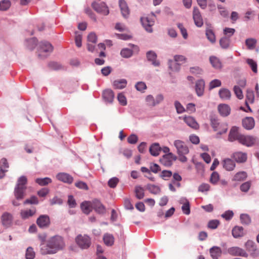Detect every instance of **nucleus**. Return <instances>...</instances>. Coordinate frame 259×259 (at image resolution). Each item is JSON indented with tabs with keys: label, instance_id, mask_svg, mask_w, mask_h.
Returning <instances> with one entry per match:
<instances>
[{
	"label": "nucleus",
	"instance_id": "1",
	"mask_svg": "<svg viewBox=\"0 0 259 259\" xmlns=\"http://www.w3.org/2000/svg\"><path fill=\"white\" fill-rule=\"evenodd\" d=\"M64 246L63 238L60 236L56 235L50 238L47 244H41L40 251L42 254H54L63 249Z\"/></svg>",
	"mask_w": 259,
	"mask_h": 259
},
{
	"label": "nucleus",
	"instance_id": "2",
	"mask_svg": "<svg viewBox=\"0 0 259 259\" xmlns=\"http://www.w3.org/2000/svg\"><path fill=\"white\" fill-rule=\"evenodd\" d=\"M53 47L48 41H43L40 42L38 47V56L40 59H44L48 56V53L53 51Z\"/></svg>",
	"mask_w": 259,
	"mask_h": 259
},
{
	"label": "nucleus",
	"instance_id": "3",
	"mask_svg": "<svg viewBox=\"0 0 259 259\" xmlns=\"http://www.w3.org/2000/svg\"><path fill=\"white\" fill-rule=\"evenodd\" d=\"M75 241L82 249H88L91 244V239L87 235H78L75 238Z\"/></svg>",
	"mask_w": 259,
	"mask_h": 259
},
{
	"label": "nucleus",
	"instance_id": "4",
	"mask_svg": "<svg viewBox=\"0 0 259 259\" xmlns=\"http://www.w3.org/2000/svg\"><path fill=\"white\" fill-rule=\"evenodd\" d=\"M92 7L96 12L100 14L107 15L109 13L108 7L104 2H94L92 4Z\"/></svg>",
	"mask_w": 259,
	"mask_h": 259
},
{
	"label": "nucleus",
	"instance_id": "5",
	"mask_svg": "<svg viewBox=\"0 0 259 259\" xmlns=\"http://www.w3.org/2000/svg\"><path fill=\"white\" fill-rule=\"evenodd\" d=\"M174 145L177 149V153L178 155H186L189 152L188 146L184 142L181 140H175L174 142Z\"/></svg>",
	"mask_w": 259,
	"mask_h": 259
},
{
	"label": "nucleus",
	"instance_id": "6",
	"mask_svg": "<svg viewBox=\"0 0 259 259\" xmlns=\"http://www.w3.org/2000/svg\"><path fill=\"white\" fill-rule=\"evenodd\" d=\"M257 139L253 136L242 135L239 139V143L247 147H251L255 145Z\"/></svg>",
	"mask_w": 259,
	"mask_h": 259
},
{
	"label": "nucleus",
	"instance_id": "7",
	"mask_svg": "<svg viewBox=\"0 0 259 259\" xmlns=\"http://www.w3.org/2000/svg\"><path fill=\"white\" fill-rule=\"evenodd\" d=\"M177 159V157L172 153H168L165 154L160 159L162 164L165 166H170L172 164V161Z\"/></svg>",
	"mask_w": 259,
	"mask_h": 259
},
{
	"label": "nucleus",
	"instance_id": "8",
	"mask_svg": "<svg viewBox=\"0 0 259 259\" xmlns=\"http://www.w3.org/2000/svg\"><path fill=\"white\" fill-rule=\"evenodd\" d=\"M246 250L250 252V255L253 257L259 255V249L256 247L255 243L251 240H248L245 244Z\"/></svg>",
	"mask_w": 259,
	"mask_h": 259
},
{
	"label": "nucleus",
	"instance_id": "9",
	"mask_svg": "<svg viewBox=\"0 0 259 259\" xmlns=\"http://www.w3.org/2000/svg\"><path fill=\"white\" fill-rule=\"evenodd\" d=\"M93 209L99 214H104L106 212V209L105 206L101 203V202L97 199H95L92 201Z\"/></svg>",
	"mask_w": 259,
	"mask_h": 259
},
{
	"label": "nucleus",
	"instance_id": "10",
	"mask_svg": "<svg viewBox=\"0 0 259 259\" xmlns=\"http://www.w3.org/2000/svg\"><path fill=\"white\" fill-rule=\"evenodd\" d=\"M228 253L233 256H240L247 257L248 254L246 251L239 247H232L228 249Z\"/></svg>",
	"mask_w": 259,
	"mask_h": 259
},
{
	"label": "nucleus",
	"instance_id": "11",
	"mask_svg": "<svg viewBox=\"0 0 259 259\" xmlns=\"http://www.w3.org/2000/svg\"><path fill=\"white\" fill-rule=\"evenodd\" d=\"M242 134H241L239 132V128L237 127L233 126L231 128L229 136H228V140L230 142H233L236 140H237L239 142V139L242 136Z\"/></svg>",
	"mask_w": 259,
	"mask_h": 259
},
{
	"label": "nucleus",
	"instance_id": "12",
	"mask_svg": "<svg viewBox=\"0 0 259 259\" xmlns=\"http://www.w3.org/2000/svg\"><path fill=\"white\" fill-rule=\"evenodd\" d=\"M50 223V218L46 214L40 215L36 220V224L40 228L48 227L49 226Z\"/></svg>",
	"mask_w": 259,
	"mask_h": 259
},
{
	"label": "nucleus",
	"instance_id": "13",
	"mask_svg": "<svg viewBox=\"0 0 259 259\" xmlns=\"http://www.w3.org/2000/svg\"><path fill=\"white\" fill-rule=\"evenodd\" d=\"M141 21L146 30L148 32H152V26L154 24V21L148 17H141Z\"/></svg>",
	"mask_w": 259,
	"mask_h": 259
},
{
	"label": "nucleus",
	"instance_id": "14",
	"mask_svg": "<svg viewBox=\"0 0 259 259\" xmlns=\"http://www.w3.org/2000/svg\"><path fill=\"white\" fill-rule=\"evenodd\" d=\"M56 178L62 182L71 184L73 181V177L69 174L65 172H60L56 175Z\"/></svg>",
	"mask_w": 259,
	"mask_h": 259
},
{
	"label": "nucleus",
	"instance_id": "15",
	"mask_svg": "<svg viewBox=\"0 0 259 259\" xmlns=\"http://www.w3.org/2000/svg\"><path fill=\"white\" fill-rule=\"evenodd\" d=\"M193 16L195 25L198 27L202 26L203 22L199 10L197 8H194Z\"/></svg>",
	"mask_w": 259,
	"mask_h": 259
},
{
	"label": "nucleus",
	"instance_id": "16",
	"mask_svg": "<svg viewBox=\"0 0 259 259\" xmlns=\"http://www.w3.org/2000/svg\"><path fill=\"white\" fill-rule=\"evenodd\" d=\"M243 127L247 130L252 129L255 125V121L253 117H246L242 119V121Z\"/></svg>",
	"mask_w": 259,
	"mask_h": 259
},
{
	"label": "nucleus",
	"instance_id": "17",
	"mask_svg": "<svg viewBox=\"0 0 259 259\" xmlns=\"http://www.w3.org/2000/svg\"><path fill=\"white\" fill-rule=\"evenodd\" d=\"M2 224L6 228L11 226L13 222L12 215L7 212H5L2 216Z\"/></svg>",
	"mask_w": 259,
	"mask_h": 259
},
{
	"label": "nucleus",
	"instance_id": "18",
	"mask_svg": "<svg viewBox=\"0 0 259 259\" xmlns=\"http://www.w3.org/2000/svg\"><path fill=\"white\" fill-rule=\"evenodd\" d=\"M232 157L238 163H243L247 160V154L242 152H236L233 154Z\"/></svg>",
	"mask_w": 259,
	"mask_h": 259
},
{
	"label": "nucleus",
	"instance_id": "19",
	"mask_svg": "<svg viewBox=\"0 0 259 259\" xmlns=\"http://www.w3.org/2000/svg\"><path fill=\"white\" fill-rule=\"evenodd\" d=\"M185 122L190 127L197 130L199 128V124L194 117L192 116H184L183 117Z\"/></svg>",
	"mask_w": 259,
	"mask_h": 259
},
{
	"label": "nucleus",
	"instance_id": "20",
	"mask_svg": "<svg viewBox=\"0 0 259 259\" xmlns=\"http://www.w3.org/2000/svg\"><path fill=\"white\" fill-rule=\"evenodd\" d=\"M205 87V82L203 79L197 80L195 83V91L198 96L203 95Z\"/></svg>",
	"mask_w": 259,
	"mask_h": 259
},
{
	"label": "nucleus",
	"instance_id": "21",
	"mask_svg": "<svg viewBox=\"0 0 259 259\" xmlns=\"http://www.w3.org/2000/svg\"><path fill=\"white\" fill-rule=\"evenodd\" d=\"M146 56L148 60L151 62L153 65L154 66H159L160 65L159 61L156 60L157 55L154 52L152 51H148L146 54Z\"/></svg>",
	"mask_w": 259,
	"mask_h": 259
},
{
	"label": "nucleus",
	"instance_id": "22",
	"mask_svg": "<svg viewBox=\"0 0 259 259\" xmlns=\"http://www.w3.org/2000/svg\"><path fill=\"white\" fill-rule=\"evenodd\" d=\"M232 234L234 238H238L244 236L245 233L242 227L236 226L232 230Z\"/></svg>",
	"mask_w": 259,
	"mask_h": 259
},
{
	"label": "nucleus",
	"instance_id": "23",
	"mask_svg": "<svg viewBox=\"0 0 259 259\" xmlns=\"http://www.w3.org/2000/svg\"><path fill=\"white\" fill-rule=\"evenodd\" d=\"M119 5L122 16L124 18L127 17L130 14V10L125 1L124 0H119Z\"/></svg>",
	"mask_w": 259,
	"mask_h": 259
},
{
	"label": "nucleus",
	"instance_id": "24",
	"mask_svg": "<svg viewBox=\"0 0 259 259\" xmlns=\"http://www.w3.org/2000/svg\"><path fill=\"white\" fill-rule=\"evenodd\" d=\"M36 213L35 208H32L30 209L22 210L20 212V216L23 220H26L32 217Z\"/></svg>",
	"mask_w": 259,
	"mask_h": 259
},
{
	"label": "nucleus",
	"instance_id": "25",
	"mask_svg": "<svg viewBox=\"0 0 259 259\" xmlns=\"http://www.w3.org/2000/svg\"><path fill=\"white\" fill-rule=\"evenodd\" d=\"M223 167L228 171L233 170L235 167V163L230 158H227L223 161Z\"/></svg>",
	"mask_w": 259,
	"mask_h": 259
},
{
	"label": "nucleus",
	"instance_id": "26",
	"mask_svg": "<svg viewBox=\"0 0 259 259\" xmlns=\"http://www.w3.org/2000/svg\"><path fill=\"white\" fill-rule=\"evenodd\" d=\"M80 207L84 213L89 214L93 209L92 201H85L82 202L80 204Z\"/></svg>",
	"mask_w": 259,
	"mask_h": 259
},
{
	"label": "nucleus",
	"instance_id": "27",
	"mask_svg": "<svg viewBox=\"0 0 259 259\" xmlns=\"http://www.w3.org/2000/svg\"><path fill=\"white\" fill-rule=\"evenodd\" d=\"M220 114L223 116H227L230 113L231 109L227 104H220L218 106Z\"/></svg>",
	"mask_w": 259,
	"mask_h": 259
},
{
	"label": "nucleus",
	"instance_id": "28",
	"mask_svg": "<svg viewBox=\"0 0 259 259\" xmlns=\"http://www.w3.org/2000/svg\"><path fill=\"white\" fill-rule=\"evenodd\" d=\"M209 62L212 66L215 69H220L222 67V64L220 60L215 56H210L209 57Z\"/></svg>",
	"mask_w": 259,
	"mask_h": 259
},
{
	"label": "nucleus",
	"instance_id": "29",
	"mask_svg": "<svg viewBox=\"0 0 259 259\" xmlns=\"http://www.w3.org/2000/svg\"><path fill=\"white\" fill-rule=\"evenodd\" d=\"M127 84V81L125 79H119L115 80L113 82V86L115 89H122Z\"/></svg>",
	"mask_w": 259,
	"mask_h": 259
},
{
	"label": "nucleus",
	"instance_id": "30",
	"mask_svg": "<svg viewBox=\"0 0 259 259\" xmlns=\"http://www.w3.org/2000/svg\"><path fill=\"white\" fill-rule=\"evenodd\" d=\"M103 97L105 101L108 103H112L114 97V95L112 90H106L103 93Z\"/></svg>",
	"mask_w": 259,
	"mask_h": 259
},
{
	"label": "nucleus",
	"instance_id": "31",
	"mask_svg": "<svg viewBox=\"0 0 259 259\" xmlns=\"http://www.w3.org/2000/svg\"><path fill=\"white\" fill-rule=\"evenodd\" d=\"M26 188L16 186L14 190V195L16 199L22 200L24 198V192Z\"/></svg>",
	"mask_w": 259,
	"mask_h": 259
},
{
	"label": "nucleus",
	"instance_id": "32",
	"mask_svg": "<svg viewBox=\"0 0 259 259\" xmlns=\"http://www.w3.org/2000/svg\"><path fill=\"white\" fill-rule=\"evenodd\" d=\"M9 167V164L6 158H2L1 160V165L0 167V179L5 176V172L7 171V168Z\"/></svg>",
	"mask_w": 259,
	"mask_h": 259
},
{
	"label": "nucleus",
	"instance_id": "33",
	"mask_svg": "<svg viewBox=\"0 0 259 259\" xmlns=\"http://www.w3.org/2000/svg\"><path fill=\"white\" fill-rule=\"evenodd\" d=\"M209 252L213 259H218L222 254L221 249L218 246H213L211 248Z\"/></svg>",
	"mask_w": 259,
	"mask_h": 259
},
{
	"label": "nucleus",
	"instance_id": "34",
	"mask_svg": "<svg viewBox=\"0 0 259 259\" xmlns=\"http://www.w3.org/2000/svg\"><path fill=\"white\" fill-rule=\"evenodd\" d=\"M161 150L159 144L156 143L153 144L149 148L150 154L154 156H158Z\"/></svg>",
	"mask_w": 259,
	"mask_h": 259
},
{
	"label": "nucleus",
	"instance_id": "35",
	"mask_svg": "<svg viewBox=\"0 0 259 259\" xmlns=\"http://www.w3.org/2000/svg\"><path fill=\"white\" fill-rule=\"evenodd\" d=\"M168 68L172 71L178 72L180 70L181 63H178L175 60H169L168 61Z\"/></svg>",
	"mask_w": 259,
	"mask_h": 259
},
{
	"label": "nucleus",
	"instance_id": "36",
	"mask_svg": "<svg viewBox=\"0 0 259 259\" xmlns=\"http://www.w3.org/2000/svg\"><path fill=\"white\" fill-rule=\"evenodd\" d=\"M103 241L107 246H112L114 242V238L112 234L106 233L103 236Z\"/></svg>",
	"mask_w": 259,
	"mask_h": 259
},
{
	"label": "nucleus",
	"instance_id": "37",
	"mask_svg": "<svg viewBox=\"0 0 259 259\" xmlns=\"http://www.w3.org/2000/svg\"><path fill=\"white\" fill-rule=\"evenodd\" d=\"M220 98L223 100L230 99L231 94L230 91L226 89H221L219 92Z\"/></svg>",
	"mask_w": 259,
	"mask_h": 259
},
{
	"label": "nucleus",
	"instance_id": "38",
	"mask_svg": "<svg viewBox=\"0 0 259 259\" xmlns=\"http://www.w3.org/2000/svg\"><path fill=\"white\" fill-rule=\"evenodd\" d=\"M219 42L222 49H227L230 46L231 43L230 38L228 36H224L220 39Z\"/></svg>",
	"mask_w": 259,
	"mask_h": 259
},
{
	"label": "nucleus",
	"instance_id": "39",
	"mask_svg": "<svg viewBox=\"0 0 259 259\" xmlns=\"http://www.w3.org/2000/svg\"><path fill=\"white\" fill-rule=\"evenodd\" d=\"M247 178V174L245 171H240L236 173L232 180L234 181H242Z\"/></svg>",
	"mask_w": 259,
	"mask_h": 259
},
{
	"label": "nucleus",
	"instance_id": "40",
	"mask_svg": "<svg viewBox=\"0 0 259 259\" xmlns=\"http://www.w3.org/2000/svg\"><path fill=\"white\" fill-rule=\"evenodd\" d=\"M146 188L150 193L153 194H158L161 191L159 187L152 184H148Z\"/></svg>",
	"mask_w": 259,
	"mask_h": 259
},
{
	"label": "nucleus",
	"instance_id": "41",
	"mask_svg": "<svg viewBox=\"0 0 259 259\" xmlns=\"http://www.w3.org/2000/svg\"><path fill=\"white\" fill-rule=\"evenodd\" d=\"M207 38L209 40V41L214 44L216 41L215 36L213 31L210 29H207L206 30L205 32Z\"/></svg>",
	"mask_w": 259,
	"mask_h": 259
},
{
	"label": "nucleus",
	"instance_id": "42",
	"mask_svg": "<svg viewBox=\"0 0 259 259\" xmlns=\"http://www.w3.org/2000/svg\"><path fill=\"white\" fill-rule=\"evenodd\" d=\"M35 182L40 186H46L52 182V180L50 178L46 177L44 178H37Z\"/></svg>",
	"mask_w": 259,
	"mask_h": 259
},
{
	"label": "nucleus",
	"instance_id": "43",
	"mask_svg": "<svg viewBox=\"0 0 259 259\" xmlns=\"http://www.w3.org/2000/svg\"><path fill=\"white\" fill-rule=\"evenodd\" d=\"M241 223L243 225H248L251 223V218L249 215L246 213L241 214L240 216Z\"/></svg>",
	"mask_w": 259,
	"mask_h": 259
},
{
	"label": "nucleus",
	"instance_id": "44",
	"mask_svg": "<svg viewBox=\"0 0 259 259\" xmlns=\"http://www.w3.org/2000/svg\"><path fill=\"white\" fill-rule=\"evenodd\" d=\"M136 197L139 199H142L144 197V189L141 186H136L135 190Z\"/></svg>",
	"mask_w": 259,
	"mask_h": 259
},
{
	"label": "nucleus",
	"instance_id": "45",
	"mask_svg": "<svg viewBox=\"0 0 259 259\" xmlns=\"http://www.w3.org/2000/svg\"><path fill=\"white\" fill-rule=\"evenodd\" d=\"M27 179L26 177L25 176H22L18 179L16 186L26 188V184H27Z\"/></svg>",
	"mask_w": 259,
	"mask_h": 259
},
{
	"label": "nucleus",
	"instance_id": "46",
	"mask_svg": "<svg viewBox=\"0 0 259 259\" xmlns=\"http://www.w3.org/2000/svg\"><path fill=\"white\" fill-rule=\"evenodd\" d=\"M11 5L9 0H2L0 2V11H7Z\"/></svg>",
	"mask_w": 259,
	"mask_h": 259
},
{
	"label": "nucleus",
	"instance_id": "47",
	"mask_svg": "<svg viewBox=\"0 0 259 259\" xmlns=\"http://www.w3.org/2000/svg\"><path fill=\"white\" fill-rule=\"evenodd\" d=\"M210 120L211 126L213 128L214 131H217L219 125V122L217 117L215 115H212L210 116Z\"/></svg>",
	"mask_w": 259,
	"mask_h": 259
},
{
	"label": "nucleus",
	"instance_id": "48",
	"mask_svg": "<svg viewBox=\"0 0 259 259\" xmlns=\"http://www.w3.org/2000/svg\"><path fill=\"white\" fill-rule=\"evenodd\" d=\"M121 56L125 58L131 57L133 55V51L130 49L124 48L120 52Z\"/></svg>",
	"mask_w": 259,
	"mask_h": 259
},
{
	"label": "nucleus",
	"instance_id": "49",
	"mask_svg": "<svg viewBox=\"0 0 259 259\" xmlns=\"http://www.w3.org/2000/svg\"><path fill=\"white\" fill-rule=\"evenodd\" d=\"M254 96L252 90H247L246 95V101L247 103H252L254 102Z\"/></svg>",
	"mask_w": 259,
	"mask_h": 259
},
{
	"label": "nucleus",
	"instance_id": "50",
	"mask_svg": "<svg viewBox=\"0 0 259 259\" xmlns=\"http://www.w3.org/2000/svg\"><path fill=\"white\" fill-rule=\"evenodd\" d=\"M145 101L147 105L150 107H154L156 105L155 98L152 95H149L146 96Z\"/></svg>",
	"mask_w": 259,
	"mask_h": 259
},
{
	"label": "nucleus",
	"instance_id": "51",
	"mask_svg": "<svg viewBox=\"0 0 259 259\" xmlns=\"http://www.w3.org/2000/svg\"><path fill=\"white\" fill-rule=\"evenodd\" d=\"M246 63L249 65L251 67L252 71L254 73H257V64L255 61L251 59H247Z\"/></svg>",
	"mask_w": 259,
	"mask_h": 259
},
{
	"label": "nucleus",
	"instance_id": "52",
	"mask_svg": "<svg viewBox=\"0 0 259 259\" xmlns=\"http://www.w3.org/2000/svg\"><path fill=\"white\" fill-rule=\"evenodd\" d=\"M256 41L253 38H248L245 40V44L249 50H253L255 46Z\"/></svg>",
	"mask_w": 259,
	"mask_h": 259
},
{
	"label": "nucleus",
	"instance_id": "53",
	"mask_svg": "<svg viewBox=\"0 0 259 259\" xmlns=\"http://www.w3.org/2000/svg\"><path fill=\"white\" fill-rule=\"evenodd\" d=\"M174 105L176 109L177 113L181 114L184 113L186 111L185 108L179 101H176L175 102Z\"/></svg>",
	"mask_w": 259,
	"mask_h": 259
},
{
	"label": "nucleus",
	"instance_id": "54",
	"mask_svg": "<svg viewBox=\"0 0 259 259\" xmlns=\"http://www.w3.org/2000/svg\"><path fill=\"white\" fill-rule=\"evenodd\" d=\"M37 39L35 37H33L27 40V46L28 49L33 50L36 46Z\"/></svg>",
	"mask_w": 259,
	"mask_h": 259
},
{
	"label": "nucleus",
	"instance_id": "55",
	"mask_svg": "<svg viewBox=\"0 0 259 259\" xmlns=\"http://www.w3.org/2000/svg\"><path fill=\"white\" fill-rule=\"evenodd\" d=\"M235 94L239 99H242L243 98L242 90L239 87L235 85L233 89Z\"/></svg>",
	"mask_w": 259,
	"mask_h": 259
},
{
	"label": "nucleus",
	"instance_id": "56",
	"mask_svg": "<svg viewBox=\"0 0 259 259\" xmlns=\"http://www.w3.org/2000/svg\"><path fill=\"white\" fill-rule=\"evenodd\" d=\"M235 32V30L234 28L226 27L224 29L223 32L225 36H228L230 38Z\"/></svg>",
	"mask_w": 259,
	"mask_h": 259
},
{
	"label": "nucleus",
	"instance_id": "57",
	"mask_svg": "<svg viewBox=\"0 0 259 259\" xmlns=\"http://www.w3.org/2000/svg\"><path fill=\"white\" fill-rule=\"evenodd\" d=\"M172 175V172L170 170H164L160 175V177L164 180H167Z\"/></svg>",
	"mask_w": 259,
	"mask_h": 259
},
{
	"label": "nucleus",
	"instance_id": "58",
	"mask_svg": "<svg viewBox=\"0 0 259 259\" xmlns=\"http://www.w3.org/2000/svg\"><path fill=\"white\" fill-rule=\"evenodd\" d=\"M177 26L180 30L181 34L184 39H187L188 37V33L186 29L184 27L183 24L178 23Z\"/></svg>",
	"mask_w": 259,
	"mask_h": 259
},
{
	"label": "nucleus",
	"instance_id": "59",
	"mask_svg": "<svg viewBox=\"0 0 259 259\" xmlns=\"http://www.w3.org/2000/svg\"><path fill=\"white\" fill-rule=\"evenodd\" d=\"M221 84V80L217 79H213L209 83V90H212L215 88L219 87Z\"/></svg>",
	"mask_w": 259,
	"mask_h": 259
},
{
	"label": "nucleus",
	"instance_id": "60",
	"mask_svg": "<svg viewBox=\"0 0 259 259\" xmlns=\"http://www.w3.org/2000/svg\"><path fill=\"white\" fill-rule=\"evenodd\" d=\"M119 182L118 178L116 177H113L111 178L108 182V186L112 188H114L116 187L117 184Z\"/></svg>",
	"mask_w": 259,
	"mask_h": 259
},
{
	"label": "nucleus",
	"instance_id": "61",
	"mask_svg": "<svg viewBox=\"0 0 259 259\" xmlns=\"http://www.w3.org/2000/svg\"><path fill=\"white\" fill-rule=\"evenodd\" d=\"M26 259H33L35 256V253L33 251V248L31 247L27 248L26 252Z\"/></svg>",
	"mask_w": 259,
	"mask_h": 259
},
{
	"label": "nucleus",
	"instance_id": "62",
	"mask_svg": "<svg viewBox=\"0 0 259 259\" xmlns=\"http://www.w3.org/2000/svg\"><path fill=\"white\" fill-rule=\"evenodd\" d=\"M219 180V175L217 172H213L210 178V182L213 185L217 184Z\"/></svg>",
	"mask_w": 259,
	"mask_h": 259
},
{
	"label": "nucleus",
	"instance_id": "63",
	"mask_svg": "<svg viewBox=\"0 0 259 259\" xmlns=\"http://www.w3.org/2000/svg\"><path fill=\"white\" fill-rule=\"evenodd\" d=\"M234 215V213L232 210H227L223 213L221 216L227 221L230 220Z\"/></svg>",
	"mask_w": 259,
	"mask_h": 259
},
{
	"label": "nucleus",
	"instance_id": "64",
	"mask_svg": "<svg viewBox=\"0 0 259 259\" xmlns=\"http://www.w3.org/2000/svg\"><path fill=\"white\" fill-rule=\"evenodd\" d=\"M135 88L138 91L143 92L146 89L147 86L145 82L140 81L136 84Z\"/></svg>",
	"mask_w": 259,
	"mask_h": 259
}]
</instances>
